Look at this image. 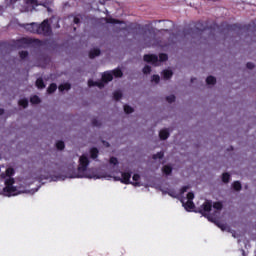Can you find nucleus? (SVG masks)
I'll return each mask as SVG.
<instances>
[{"instance_id":"nucleus-1","label":"nucleus","mask_w":256,"mask_h":256,"mask_svg":"<svg viewBox=\"0 0 256 256\" xmlns=\"http://www.w3.org/2000/svg\"><path fill=\"white\" fill-rule=\"evenodd\" d=\"M88 165L89 159L87 158V156L82 155L79 159L78 174L70 175L69 177H86L87 179H106L107 181H111V179H113V181H120L125 185H129V183H131L132 185H134V187H141V176H139V174H134L131 181V174L129 172H122L121 176L117 175V173H112V175H109L104 171L93 172L87 169Z\"/></svg>"},{"instance_id":"nucleus-2","label":"nucleus","mask_w":256,"mask_h":256,"mask_svg":"<svg viewBox=\"0 0 256 256\" xmlns=\"http://www.w3.org/2000/svg\"><path fill=\"white\" fill-rule=\"evenodd\" d=\"M14 174L15 170L13 168H8L6 174H1V177L5 179V187L0 190V195H4V197H15V195H21V193H29L30 195L37 193L38 189L27 190L23 187L14 186L15 180L11 177Z\"/></svg>"},{"instance_id":"nucleus-3","label":"nucleus","mask_w":256,"mask_h":256,"mask_svg":"<svg viewBox=\"0 0 256 256\" xmlns=\"http://www.w3.org/2000/svg\"><path fill=\"white\" fill-rule=\"evenodd\" d=\"M221 209H223V204H221V202L213 203L209 200H206L199 208V211L202 213V215H205L209 221L216 223L221 231H229V226H227L226 223L217 222V215H219V211H221Z\"/></svg>"},{"instance_id":"nucleus-4","label":"nucleus","mask_w":256,"mask_h":256,"mask_svg":"<svg viewBox=\"0 0 256 256\" xmlns=\"http://www.w3.org/2000/svg\"><path fill=\"white\" fill-rule=\"evenodd\" d=\"M189 189H190V186L186 185L181 188L179 193L169 191L168 195H170V197H178L179 199H181V203L184 209H186V211H195V204H193V199L195 198V194H193L192 192L187 193ZM185 193H187L186 196H184Z\"/></svg>"},{"instance_id":"nucleus-5","label":"nucleus","mask_w":256,"mask_h":256,"mask_svg":"<svg viewBox=\"0 0 256 256\" xmlns=\"http://www.w3.org/2000/svg\"><path fill=\"white\" fill-rule=\"evenodd\" d=\"M146 63H152V65H159V61H167L166 54H160L159 58L153 54H147L144 56Z\"/></svg>"},{"instance_id":"nucleus-6","label":"nucleus","mask_w":256,"mask_h":256,"mask_svg":"<svg viewBox=\"0 0 256 256\" xmlns=\"http://www.w3.org/2000/svg\"><path fill=\"white\" fill-rule=\"evenodd\" d=\"M31 27L34 29L32 30L33 32L36 31V33H44V35H47L49 33L50 28H49V21L45 20L40 26L37 24H32Z\"/></svg>"},{"instance_id":"nucleus-7","label":"nucleus","mask_w":256,"mask_h":256,"mask_svg":"<svg viewBox=\"0 0 256 256\" xmlns=\"http://www.w3.org/2000/svg\"><path fill=\"white\" fill-rule=\"evenodd\" d=\"M113 75L114 77H121L123 75V72H121V70L116 69L113 72H105L102 75V81H104V83H109V81L113 80Z\"/></svg>"},{"instance_id":"nucleus-8","label":"nucleus","mask_w":256,"mask_h":256,"mask_svg":"<svg viewBox=\"0 0 256 256\" xmlns=\"http://www.w3.org/2000/svg\"><path fill=\"white\" fill-rule=\"evenodd\" d=\"M51 0H30L28 2V5H31L27 8V11H32L35 9V5H45L46 3H49Z\"/></svg>"},{"instance_id":"nucleus-9","label":"nucleus","mask_w":256,"mask_h":256,"mask_svg":"<svg viewBox=\"0 0 256 256\" xmlns=\"http://www.w3.org/2000/svg\"><path fill=\"white\" fill-rule=\"evenodd\" d=\"M162 76L164 79H171V77H173V71H171L170 69L164 70L162 72Z\"/></svg>"},{"instance_id":"nucleus-10","label":"nucleus","mask_w":256,"mask_h":256,"mask_svg":"<svg viewBox=\"0 0 256 256\" xmlns=\"http://www.w3.org/2000/svg\"><path fill=\"white\" fill-rule=\"evenodd\" d=\"M159 137L160 139H163V140L167 139L169 137V130L162 129L159 133Z\"/></svg>"},{"instance_id":"nucleus-11","label":"nucleus","mask_w":256,"mask_h":256,"mask_svg":"<svg viewBox=\"0 0 256 256\" xmlns=\"http://www.w3.org/2000/svg\"><path fill=\"white\" fill-rule=\"evenodd\" d=\"M171 171H173V168L171 167V165H165L162 168V172L164 173V175H171Z\"/></svg>"},{"instance_id":"nucleus-12","label":"nucleus","mask_w":256,"mask_h":256,"mask_svg":"<svg viewBox=\"0 0 256 256\" xmlns=\"http://www.w3.org/2000/svg\"><path fill=\"white\" fill-rule=\"evenodd\" d=\"M88 85H89V87H99L100 89H101V87H103V83H101V82H93L92 80H90L89 82H88Z\"/></svg>"},{"instance_id":"nucleus-13","label":"nucleus","mask_w":256,"mask_h":256,"mask_svg":"<svg viewBox=\"0 0 256 256\" xmlns=\"http://www.w3.org/2000/svg\"><path fill=\"white\" fill-rule=\"evenodd\" d=\"M71 89V85L69 83H65L59 86V91H69Z\"/></svg>"},{"instance_id":"nucleus-14","label":"nucleus","mask_w":256,"mask_h":256,"mask_svg":"<svg viewBox=\"0 0 256 256\" xmlns=\"http://www.w3.org/2000/svg\"><path fill=\"white\" fill-rule=\"evenodd\" d=\"M30 102L32 103V105H37L41 103V99L38 96H32L30 98Z\"/></svg>"},{"instance_id":"nucleus-15","label":"nucleus","mask_w":256,"mask_h":256,"mask_svg":"<svg viewBox=\"0 0 256 256\" xmlns=\"http://www.w3.org/2000/svg\"><path fill=\"white\" fill-rule=\"evenodd\" d=\"M97 155H99V150H97L96 148H92L90 150V156L92 159H97Z\"/></svg>"},{"instance_id":"nucleus-16","label":"nucleus","mask_w":256,"mask_h":256,"mask_svg":"<svg viewBox=\"0 0 256 256\" xmlns=\"http://www.w3.org/2000/svg\"><path fill=\"white\" fill-rule=\"evenodd\" d=\"M206 83H207V85H215V83H217V80L215 79V77L209 76L206 79Z\"/></svg>"},{"instance_id":"nucleus-17","label":"nucleus","mask_w":256,"mask_h":256,"mask_svg":"<svg viewBox=\"0 0 256 256\" xmlns=\"http://www.w3.org/2000/svg\"><path fill=\"white\" fill-rule=\"evenodd\" d=\"M232 187L235 191H241V182L236 181L232 184Z\"/></svg>"},{"instance_id":"nucleus-18","label":"nucleus","mask_w":256,"mask_h":256,"mask_svg":"<svg viewBox=\"0 0 256 256\" xmlns=\"http://www.w3.org/2000/svg\"><path fill=\"white\" fill-rule=\"evenodd\" d=\"M109 163L112 167H115V166L119 165V160H117V158H115V157H112V158H110Z\"/></svg>"},{"instance_id":"nucleus-19","label":"nucleus","mask_w":256,"mask_h":256,"mask_svg":"<svg viewBox=\"0 0 256 256\" xmlns=\"http://www.w3.org/2000/svg\"><path fill=\"white\" fill-rule=\"evenodd\" d=\"M54 91H57V85L51 84L47 90L48 93H54Z\"/></svg>"},{"instance_id":"nucleus-20","label":"nucleus","mask_w":256,"mask_h":256,"mask_svg":"<svg viewBox=\"0 0 256 256\" xmlns=\"http://www.w3.org/2000/svg\"><path fill=\"white\" fill-rule=\"evenodd\" d=\"M229 179H230L229 173H224V174L222 175V181H223V183H229Z\"/></svg>"},{"instance_id":"nucleus-21","label":"nucleus","mask_w":256,"mask_h":256,"mask_svg":"<svg viewBox=\"0 0 256 256\" xmlns=\"http://www.w3.org/2000/svg\"><path fill=\"white\" fill-rule=\"evenodd\" d=\"M36 86L38 87V89H43L45 87V84H43V80L42 79H38L36 81Z\"/></svg>"},{"instance_id":"nucleus-22","label":"nucleus","mask_w":256,"mask_h":256,"mask_svg":"<svg viewBox=\"0 0 256 256\" xmlns=\"http://www.w3.org/2000/svg\"><path fill=\"white\" fill-rule=\"evenodd\" d=\"M19 105H20V107H27L28 105H29V102L27 101V99H21L20 101H19Z\"/></svg>"},{"instance_id":"nucleus-23","label":"nucleus","mask_w":256,"mask_h":256,"mask_svg":"<svg viewBox=\"0 0 256 256\" xmlns=\"http://www.w3.org/2000/svg\"><path fill=\"white\" fill-rule=\"evenodd\" d=\"M99 49H93V50H91V52H90V57H97L98 55H99Z\"/></svg>"},{"instance_id":"nucleus-24","label":"nucleus","mask_w":256,"mask_h":256,"mask_svg":"<svg viewBox=\"0 0 256 256\" xmlns=\"http://www.w3.org/2000/svg\"><path fill=\"white\" fill-rule=\"evenodd\" d=\"M159 81H161V77H159V75H153L151 82L152 83H159Z\"/></svg>"},{"instance_id":"nucleus-25","label":"nucleus","mask_w":256,"mask_h":256,"mask_svg":"<svg viewBox=\"0 0 256 256\" xmlns=\"http://www.w3.org/2000/svg\"><path fill=\"white\" fill-rule=\"evenodd\" d=\"M56 147L57 149H60V150L65 149V143H63V141H58L56 143Z\"/></svg>"},{"instance_id":"nucleus-26","label":"nucleus","mask_w":256,"mask_h":256,"mask_svg":"<svg viewBox=\"0 0 256 256\" xmlns=\"http://www.w3.org/2000/svg\"><path fill=\"white\" fill-rule=\"evenodd\" d=\"M125 113H133V108L129 105L124 106Z\"/></svg>"},{"instance_id":"nucleus-27","label":"nucleus","mask_w":256,"mask_h":256,"mask_svg":"<svg viewBox=\"0 0 256 256\" xmlns=\"http://www.w3.org/2000/svg\"><path fill=\"white\" fill-rule=\"evenodd\" d=\"M163 152H158L153 156V159H163Z\"/></svg>"},{"instance_id":"nucleus-28","label":"nucleus","mask_w":256,"mask_h":256,"mask_svg":"<svg viewBox=\"0 0 256 256\" xmlns=\"http://www.w3.org/2000/svg\"><path fill=\"white\" fill-rule=\"evenodd\" d=\"M143 73H145V74L151 73V67L145 66V67L143 68Z\"/></svg>"},{"instance_id":"nucleus-29","label":"nucleus","mask_w":256,"mask_h":256,"mask_svg":"<svg viewBox=\"0 0 256 256\" xmlns=\"http://www.w3.org/2000/svg\"><path fill=\"white\" fill-rule=\"evenodd\" d=\"M167 101H169V103H173V101H175V96L173 95L168 96Z\"/></svg>"},{"instance_id":"nucleus-30","label":"nucleus","mask_w":256,"mask_h":256,"mask_svg":"<svg viewBox=\"0 0 256 256\" xmlns=\"http://www.w3.org/2000/svg\"><path fill=\"white\" fill-rule=\"evenodd\" d=\"M114 98L117 99V100L121 99V92H115L114 93Z\"/></svg>"},{"instance_id":"nucleus-31","label":"nucleus","mask_w":256,"mask_h":256,"mask_svg":"<svg viewBox=\"0 0 256 256\" xmlns=\"http://www.w3.org/2000/svg\"><path fill=\"white\" fill-rule=\"evenodd\" d=\"M26 55H27V52H21V53H20V57H21L22 59H25Z\"/></svg>"},{"instance_id":"nucleus-32","label":"nucleus","mask_w":256,"mask_h":256,"mask_svg":"<svg viewBox=\"0 0 256 256\" xmlns=\"http://www.w3.org/2000/svg\"><path fill=\"white\" fill-rule=\"evenodd\" d=\"M247 67H248V69H253L254 65H253V63H248Z\"/></svg>"},{"instance_id":"nucleus-33","label":"nucleus","mask_w":256,"mask_h":256,"mask_svg":"<svg viewBox=\"0 0 256 256\" xmlns=\"http://www.w3.org/2000/svg\"><path fill=\"white\" fill-rule=\"evenodd\" d=\"M103 145H104V147H108V146H109V143L103 142Z\"/></svg>"},{"instance_id":"nucleus-34","label":"nucleus","mask_w":256,"mask_h":256,"mask_svg":"<svg viewBox=\"0 0 256 256\" xmlns=\"http://www.w3.org/2000/svg\"><path fill=\"white\" fill-rule=\"evenodd\" d=\"M109 23H115V20L111 19V20L109 21Z\"/></svg>"},{"instance_id":"nucleus-35","label":"nucleus","mask_w":256,"mask_h":256,"mask_svg":"<svg viewBox=\"0 0 256 256\" xmlns=\"http://www.w3.org/2000/svg\"><path fill=\"white\" fill-rule=\"evenodd\" d=\"M15 1H17V0H10V3H15Z\"/></svg>"},{"instance_id":"nucleus-36","label":"nucleus","mask_w":256,"mask_h":256,"mask_svg":"<svg viewBox=\"0 0 256 256\" xmlns=\"http://www.w3.org/2000/svg\"><path fill=\"white\" fill-rule=\"evenodd\" d=\"M0 115H3V110H0Z\"/></svg>"},{"instance_id":"nucleus-37","label":"nucleus","mask_w":256,"mask_h":256,"mask_svg":"<svg viewBox=\"0 0 256 256\" xmlns=\"http://www.w3.org/2000/svg\"><path fill=\"white\" fill-rule=\"evenodd\" d=\"M74 21H75V23H77V19H75Z\"/></svg>"}]
</instances>
